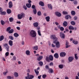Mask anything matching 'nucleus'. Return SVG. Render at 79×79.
Wrapping results in <instances>:
<instances>
[{"mask_svg":"<svg viewBox=\"0 0 79 79\" xmlns=\"http://www.w3.org/2000/svg\"><path fill=\"white\" fill-rule=\"evenodd\" d=\"M30 34L32 37H35L36 36V32L34 30H31L30 33Z\"/></svg>","mask_w":79,"mask_h":79,"instance_id":"nucleus-1","label":"nucleus"},{"mask_svg":"<svg viewBox=\"0 0 79 79\" xmlns=\"http://www.w3.org/2000/svg\"><path fill=\"white\" fill-rule=\"evenodd\" d=\"M25 16V14L23 13H21L20 14H18L17 17L19 19H21Z\"/></svg>","mask_w":79,"mask_h":79,"instance_id":"nucleus-2","label":"nucleus"},{"mask_svg":"<svg viewBox=\"0 0 79 79\" xmlns=\"http://www.w3.org/2000/svg\"><path fill=\"white\" fill-rule=\"evenodd\" d=\"M54 41L53 43L56 44V47L57 48H60V42L59 41Z\"/></svg>","mask_w":79,"mask_h":79,"instance_id":"nucleus-3","label":"nucleus"},{"mask_svg":"<svg viewBox=\"0 0 79 79\" xmlns=\"http://www.w3.org/2000/svg\"><path fill=\"white\" fill-rule=\"evenodd\" d=\"M50 38L51 39H53V40H54V41H57V40H58V38L56 37L55 35H51Z\"/></svg>","mask_w":79,"mask_h":79,"instance_id":"nucleus-4","label":"nucleus"},{"mask_svg":"<svg viewBox=\"0 0 79 79\" xmlns=\"http://www.w3.org/2000/svg\"><path fill=\"white\" fill-rule=\"evenodd\" d=\"M3 46L6 47L7 52H9L10 50H9V46L8 44L5 43L3 44Z\"/></svg>","mask_w":79,"mask_h":79,"instance_id":"nucleus-5","label":"nucleus"},{"mask_svg":"<svg viewBox=\"0 0 79 79\" xmlns=\"http://www.w3.org/2000/svg\"><path fill=\"white\" fill-rule=\"evenodd\" d=\"M34 77V76L32 75H30L29 76H28V77L26 76L25 77V79H32Z\"/></svg>","mask_w":79,"mask_h":79,"instance_id":"nucleus-6","label":"nucleus"},{"mask_svg":"<svg viewBox=\"0 0 79 79\" xmlns=\"http://www.w3.org/2000/svg\"><path fill=\"white\" fill-rule=\"evenodd\" d=\"M66 55V53L64 52H62L60 53V56L61 57H64Z\"/></svg>","mask_w":79,"mask_h":79,"instance_id":"nucleus-7","label":"nucleus"},{"mask_svg":"<svg viewBox=\"0 0 79 79\" xmlns=\"http://www.w3.org/2000/svg\"><path fill=\"white\" fill-rule=\"evenodd\" d=\"M9 8H11L13 7V3L11 1H10L9 2Z\"/></svg>","mask_w":79,"mask_h":79,"instance_id":"nucleus-8","label":"nucleus"},{"mask_svg":"<svg viewBox=\"0 0 79 79\" xmlns=\"http://www.w3.org/2000/svg\"><path fill=\"white\" fill-rule=\"evenodd\" d=\"M55 14L56 16H57L58 17H60V16H61V14L60 13H59L58 12H55Z\"/></svg>","mask_w":79,"mask_h":79,"instance_id":"nucleus-9","label":"nucleus"},{"mask_svg":"<svg viewBox=\"0 0 79 79\" xmlns=\"http://www.w3.org/2000/svg\"><path fill=\"white\" fill-rule=\"evenodd\" d=\"M60 35L61 38H63V39H64V37H65V35L64 34H63V33L62 32H60Z\"/></svg>","mask_w":79,"mask_h":79,"instance_id":"nucleus-10","label":"nucleus"},{"mask_svg":"<svg viewBox=\"0 0 79 79\" xmlns=\"http://www.w3.org/2000/svg\"><path fill=\"white\" fill-rule=\"evenodd\" d=\"M68 60L69 62H71L74 60V57L73 56H70L69 57Z\"/></svg>","mask_w":79,"mask_h":79,"instance_id":"nucleus-11","label":"nucleus"},{"mask_svg":"<svg viewBox=\"0 0 79 79\" xmlns=\"http://www.w3.org/2000/svg\"><path fill=\"white\" fill-rule=\"evenodd\" d=\"M49 59L50 61H53V57L52 55H50L49 57Z\"/></svg>","mask_w":79,"mask_h":79,"instance_id":"nucleus-12","label":"nucleus"},{"mask_svg":"<svg viewBox=\"0 0 79 79\" xmlns=\"http://www.w3.org/2000/svg\"><path fill=\"white\" fill-rule=\"evenodd\" d=\"M54 56L55 58H59V55L58 53H56L54 55Z\"/></svg>","mask_w":79,"mask_h":79,"instance_id":"nucleus-13","label":"nucleus"},{"mask_svg":"<svg viewBox=\"0 0 79 79\" xmlns=\"http://www.w3.org/2000/svg\"><path fill=\"white\" fill-rule=\"evenodd\" d=\"M50 18L49 16H48L45 17V19L47 22H49L50 21Z\"/></svg>","mask_w":79,"mask_h":79,"instance_id":"nucleus-14","label":"nucleus"},{"mask_svg":"<svg viewBox=\"0 0 79 79\" xmlns=\"http://www.w3.org/2000/svg\"><path fill=\"white\" fill-rule=\"evenodd\" d=\"M48 6L49 9H51V10H52V9H53V8L52 7V4H48Z\"/></svg>","mask_w":79,"mask_h":79,"instance_id":"nucleus-15","label":"nucleus"},{"mask_svg":"<svg viewBox=\"0 0 79 79\" xmlns=\"http://www.w3.org/2000/svg\"><path fill=\"white\" fill-rule=\"evenodd\" d=\"M68 25V22L66 21H64V23H63V26H64V27H66Z\"/></svg>","mask_w":79,"mask_h":79,"instance_id":"nucleus-16","label":"nucleus"},{"mask_svg":"<svg viewBox=\"0 0 79 79\" xmlns=\"http://www.w3.org/2000/svg\"><path fill=\"white\" fill-rule=\"evenodd\" d=\"M43 58V56H40L39 57H37V60L38 61H40L41 59Z\"/></svg>","mask_w":79,"mask_h":79,"instance_id":"nucleus-17","label":"nucleus"},{"mask_svg":"<svg viewBox=\"0 0 79 79\" xmlns=\"http://www.w3.org/2000/svg\"><path fill=\"white\" fill-rule=\"evenodd\" d=\"M48 70L49 73H53L54 71L52 69L49 68Z\"/></svg>","mask_w":79,"mask_h":79,"instance_id":"nucleus-18","label":"nucleus"},{"mask_svg":"<svg viewBox=\"0 0 79 79\" xmlns=\"http://www.w3.org/2000/svg\"><path fill=\"white\" fill-rule=\"evenodd\" d=\"M69 30H74V28L72 26H69Z\"/></svg>","mask_w":79,"mask_h":79,"instance_id":"nucleus-19","label":"nucleus"},{"mask_svg":"<svg viewBox=\"0 0 79 79\" xmlns=\"http://www.w3.org/2000/svg\"><path fill=\"white\" fill-rule=\"evenodd\" d=\"M26 6L27 8H29L30 7H31V4L27 3L26 4Z\"/></svg>","mask_w":79,"mask_h":79,"instance_id":"nucleus-20","label":"nucleus"},{"mask_svg":"<svg viewBox=\"0 0 79 79\" xmlns=\"http://www.w3.org/2000/svg\"><path fill=\"white\" fill-rule=\"evenodd\" d=\"M33 26L34 27H38V26H39V23L37 22H35L33 23Z\"/></svg>","mask_w":79,"mask_h":79,"instance_id":"nucleus-21","label":"nucleus"},{"mask_svg":"<svg viewBox=\"0 0 79 79\" xmlns=\"http://www.w3.org/2000/svg\"><path fill=\"white\" fill-rule=\"evenodd\" d=\"M71 13L72 16H74L76 15V12L74 10H72Z\"/></svg>","mask_w":79,"mask_h":79,"instance_id":"nucleus-22","label":"nucleus"},{"mask_svg":"<svg viewBox=\"0 0 79 79\" xmlns=\"http://www.w3.org/2000/svg\"><path fill=\"white\" fill-rule=\"evenodd\" d=\"M35 72L36 75V76H38L39 74V72L37 70L35 69Z\"/></svg>","mask_w":79,"mask_h":79,"instance_id":"nucleus-23","label":"nucleus"},{"mask_svg":"<svg viewBox=\"0 0 79 79\" xmlns=\"http://www.w3.org/2000/svg\"><path fill=\"white\" fill-rule=\"evenodd\" d=\"M4 39V36L3 35H1L0 36V42L2 41Z\"/></svg>","mask_w":79,"mask_h":79,"instance_id":"nucleus-24","label":"nucleus"},{"mask_svg":"<svg viewBox=\"0 0 79 79\" xmlns=\"http://www.w3.org/2000/svg\"><path fill=\"white\" fill-rule=\"evenodd\" d=\"M7 14H11V10L9 9H7Z\"/></svg>","mask_w":79,"mask_h":79,"instance_id":"nucleus-25","label":"nucleus"},{"mask_svg":"<svg viewBox=\"0 0 79 79\" xmlns=\"http://www.w3.org/2000/svg\"><path fill=\"white\" fill-rule=\"evenodd\" d=\"M39 4L40 5H41L42 6H44V3L42 1H40L39 2Z\"/></svg>","mask_w":79,"mask_h":79,"instance_id":"nucleus-26","label":"nucleus"},{"mask_svg":"<svg viewBox=\"0 0 79 79\" xmlns=\"http://www.w3.org/2000/svg\"><path fill=\"white\" fill-rule=\"evenodd\" d=\"M59 68H60V69H63V67H64V65L63 64H60L59 65Z\"/></svg>","mask_w":79,"mask_h":79,"instance_id":"nucleus-27","label":"nucleus"},{"mask_svg":"<svg viewBox=\"0 0 79 79\" xmlns=\"http://www.w3.org/2000/svg\"><path fill=\"white\" fill-rule=\"evenodd\" d=\"M9 44L10 46H12L13 45V41L11 40H10L9 41Z\"/></svg>","mask_w":79,"mask_h":79,"instance_id":"nucleus-28","label":"nucleus"},{"mask_svg":"<svg viewBox=\"0 0 79 79\" xmlns=\"http://www.w3.org/2000/svg\"><path fill=\"white\" fill-rule=\"evenodd\" d=\"M9 21L10 23H12L13 21V20H14V19L13 18V17H10L9 18Z\"/></svg>","mask_w":79,"mask_h":79,"instance_id":"nucleus-29","label":"nucleus"},{"mask_svg":"<svg viewBox=\"0 0 79 79\" xmlns=\"http://www.w3.org/2000/svg\"><path fill=\"white\" fill-rule=\"evenodd\" d=\"M14 76L15 77H18V73L17 72H15L14 73Z\"/></svg>","mask_w":79,"mask_h":79,"instance_id":"nucleus-30","label":"nucleus"},{"mask_svg":"<svg viewBox=\"0 0 79 79\" xmlns=\"http://www.w3.org/2000/svg\"><path fill=\"white\" fill-rule=\"evenodd\" d=\"M14 37H19V34L17 33H15L14 34Z\"/></svg>","mask_w":79,"mask_h":79,"instance_id":"nucleus-31","label":"nucleus"},{"mask_svg":"<svg viewBox=\"0 0 79 79\" xmlns=\"http://www.w3.org/2000/svg\"><path fill=\"white\" fill-rule=\"evenodd\" d=\"M26 54L27 55H30V51L29 50H27L26 51Z\"/></svg>","mask_w":79,"mask_h":79,"instance_id":"nucleus-32","label":"nucleus"},{"mask_svg":"<svg viewBox=\"0 0 79 79\" xmlns=\"http://www.w3.org/2000/svg\"><path fill=\"white\" fill-rule=\"evenodd\" d=\"M62 13L64 15H68V12L66 11H64L62 12Z\"/></svg>","mask_w":79,"mask_h":79,"instance_id":"nucleus-33","label":"nucleus"},{"mask_svg":"<svg viewBox=\"0 0 79 79\" xmlns=\"http://www.w3.org/2000/svg\"><path fill=\"white\" fill-rule=\"evenodd\" d=\"M1 15H6V11H4L1 12Z\"/></svg>","mask_w":79,"mask_h":79,"instance_id":"nucleus-34","label":"nucleus"},{"mask_svg":"<svg viewBox=\"0 0 79 79\" xmlns=\"http://www.w3.org/2000/svg\"><path fill=\"white\" fill-rule=\"evenodd\" d=\"M7 79H14L13 77H11L10 76H7Z\"/></svg>","mask_w":79,"mask_h":79,"instance_id":"nucleus-35","label":"nucleus"},{"mask_svg":"<svg viewBox=\"0 0 79 79\" xmlns=\"http://www.w3.org/2000/svg\"><path fill=\"white\" fill-rule=\"evenodd\" d=\"M33 12L34 15H36V14H37V10H36V9H33Z\"/></svg>","mask_w":79,"mask_h":79,"instance_id":"nucleus-36","label":"nucleus"},{"mask_svg":"<svg viewBox=\"0 0 79 79\" xmlns=\"http://www.w3.org/2000/svg\"><path fill=\"white\" fill-rule=\"evenodd\" d=\"M33 49H34V50H38V46H34V47H33Z\"/></svg>","mask_w":79,"mask_h":79,"instance_id":"nucleus-37","label":"nucleus"},{"mask_svg":"<svg viewBox=\"0 0 79 79\" xmlns=\"http://www.w3.org/2000/svg\"><path fill=\"white\" fill-rule=\"evenodd\" d=\"M14 32V30L13 29H11L10 31H8L9 34H12Z\"/></svg>","mask_w":79,"mask_h":79,"instance_id":"nucleus-38","label":"nucleus"},{"mask_svg":"<svg viewBox=\"0 0 79 79\" xmlns=\"http://www.w3.org/2000/svg\"><path fill=\"white\" fill-rule=\"evenodd\" d=\"M73 44H75V45H77V44H78V41H77L76 40H73Z\"/></svg>","mask_w":79,"mask_h":79,"instance_id":"nucleus-39","label":"nucleus"},{"mask_svg":"<svg viewBox=\"0 0 79 79\" xmlns=\"http://www.w3.org/2000/svg\"><path fill=\"white\" fill-rule=\"evenodd\" d=\"M39 64H40V66H43L44 64L43 63V62L42 61H40L39 62Z\"/></svg>","mask_w":79,"mask_h":79,"instance_id":"nucleus-40","label":"nucleus"},{"mask_svg":"<svg viewBox=\"0 0 79 79\" xmlns=\"http://www.w3.org/2000/svg\"><path fill=\"white\" fill-rule=\"evenodd\" d=\"M9 39L11 40H14V38H13V37L12 36H9Z\"/></svg>","mask_w":79,"mask_h":79,"instance_id":"nucleus-41","label":"nucleus"},{"mask_svg":"<svg viewBox=\"0 0 79 79\" xmlns=\"http://www.w3.org/2000/svg\"><path fill=\"white\" fill-rule=\"evenodd\" d=\"M1 23L2 25H4L5 24V22L3 20H1Z\"/></svg>","mask_w":79,"mask_h":79,"instance_id":"nucleus-42","label":"nucleus"},{"mask_svg":"<svg viewBox=\"0 0 79 79\" xmlns=\"http://www.w3.org/2000/svg\"><path fill=\"white\" fill-rule=\"evenodd\" d=\"M37 15L38 16H41L42 15V13L40 11L37 12Z\"/></svg>","mask_w":79,"mask_h":79,"instance_id":"nucleus-43","label":"nucleus"},{"mask_svg":"<svg viewBox=\"0 0 79 79\" xmlns=\"http://www.w3.org/2000/svg\"><path fill=\"white\" fill-rule=\"evenodd\" d=\"M38 35H40V36H41L42 35H41V33L40 32V30H38Z\"/></svg>","mask_w":79,"mask_h":79,"instance_id":"nucleus-44","label":"nucleus"},{"mask_svg":"<svg viewBox=\"0 0 79 79\" xmlns=\"http://www.w3.org/2000/svg\"><path fill=\"white\" fill-rule=\"evenodd\" d=\"M71 25H73V26H74V25H75V24H76V23H75V22L73 21H72L71 22Z\"/></svg>","mask_w":79,"mask_h":79,"instance_id":"nucleus-45","label":"nucleus"},{"mask_svg":"<svg viewBox=\"0 0 79 79\" xmlns=\"http://www.w3.org/2000/svg\"><path fill=\"white\" fill-rule=\"evenodd\" d=\"M77 54H75V59L76 60H78V57L77 56Z\"/></svg>","mask_w":79,"mask_h":79,"instance_id":"nucleus-46","label":"nucleus"},{"mask_svg":"<svg viewBox=\"0 0 79 79\" xmlns=\"http://www.w3.org/2000/svg\"><path fill=\"white\" fill-rule=\"evenodd\" d=\"M11 29V27H8L6 30V32H8V31H10Z\"/></svg>","mask_w":79,"mask_h":79,"instance_id":"nucleus-47","label":"nucleus"},{"mask_svg":"<svg viewBox=\"0 0 79 79\" xmlns=\"http://www.w3.org/2000/svg\"><path fill=\"white\" fill-rule=\"evenodd\" d=\"M46 61H48V62H49V58L47 56L46 57Z\"/></svg>","mask_w":79,"mask_h":79,"instance_id":"nucleus-48","label":"nucleus"},{"mask_svg":"<svg viewBox=\"0 0 79 79\" xmlns=\"http://www.w3.org/2000/svg\"><path fill=\"white\" fill-rule=\"evenodd\" d=\"M31 8H32V9H33V10H34L35 9H36V7H35V5H32L31 6Z\"/></svg>","mask_w":79,"mask_h":79,"instance_id":"nucleus-49","label":"nucleus"},{"mask_svg":"<svg viewBox=\"0 0 79 79\" xmlns=\"http://www.w3.org/2000/svg\"><path fill=\"white\" fill-rule=\"evenodd\" d=\"M65 18L66 19H69V15H65Z\"/></svg>","mask_w":79,"mask_h":79,"instance_id":"nucleus-50","label":"nucleus"},{"mask_svg":"<svg viewBox=\"0 0 79 79\" xmlns=\"http://www.w3.org/2000/svg\"><path fill=\"white\" fill-rule=\"evenodd\" d=\"M47 77V75L46 74H44L42 76V77L43 79H45Z\"/></svg>","mask_w":79,"mask_h":79,"instance_id":"nucleus-51","label":"nucleus"},{"mask_svg":"<svg viewBox=\"0 0 79 79\" xmlns=\"http://www.w3.org/2000/svg\"><path fill=\"white\" fill-rule=\"evenodd\" d=\"M45 68L46 69H49V67L48 65H46Z\"/></svg>","mask_w":79,"mask_h":79,"instance_id":"nucleus-52","label":"nucleus"},{"mask_svg":"<svg viewBox=\"0 0 79 79\" xmlns=\"http://www.w3.org/2000/svg\"><path fill=\"white\" fill-rule=\"evenodd\" d=\"M73 3L75 5H77V1L76 0H75L73 2Z\"/></svg>","mask_w":79,"mask_h":79,"instance_id":"nucleus-53","label":"nucleus"},{"mask_svg":"<svg viewBox=\"0 0 79 79\" xmlns=\"http://www.w3.org/2000/svg\"><path fill=\"white\" fill-rule=\"evenodd\" d=\"M64 28L63 27H61L60 28V31H64Z\"/></svg>","mask_w":79,"mask_h":79,"instance_id":"nucleus-54","label":"nucleus"},{"mask_svg":"<svg viewBox=\"0 0 79 79\" xmlns=\"http://www.w3.org/2000/svg\"><path fill=\"white\" fill-rule=\"evenodd\" d=\"M73 19L75 21H76V20H77V16L74 17L73 18Z\"/></svg>","mask_w":79,"mask_h":79,"instance_id":"nucleus-55","label":"nucleus"},{"mask_svg":"<svg viewBox=\"0 0 79 79\" xmlns=\"http://www.w3.org/2000/svg\"><path fill=\"white\" fill-rule=\"evenodd\" d=\"M23 8L25 10H26L27 9V8L26 7V6H23Z\"/></svg>","mask_w":79,"mask_h":79,"instance_id":"nucleus-56","label":"nucleus"},{"mask_svg":"<svg viewBox=\"0 0 79 79\" xmlns=\"http://www.w3.org/2000/svg\"><path fill=\"white\" fill-rule=\"evenodd\" d=\"M5 55H6V56H8V55H9V52H6V53Z\"/></svg>","mask_w":79,"mask_h":79,"instance_id":"nucleus-57","label":"nucleus"},{"mask_svg":"<svg viewBox=\"0 0 79 79\" xmlns=\"http://www.w3.org/2000/svg\"><path fill=\"white\" fill-rule=\"evenodd\" d=\"M7 73H8V72H4L3 73V74H4V75H5H5H6V74H7Z\"/></svg>","mask_w":79,"mask_h":79,"instance_id":"nucleus-58","label":"nucleus"},{"mask_svg":"<svg viewBox=\"0 0 79 79\" xmlns=\"http://www.w3.org/2000/svg\"><path fill=\"white\" fill-rule=\"evenodd\" d=\"M49 65L50 66H53V62H51L49 64Z\"/></svg>","mask_w":79,"mask_h":79,"instance_id":"nucleus-59","label":"nucleus"},{"mask_svg":"<svg viewBox=\"0 0 79 79\" xmlns=\"http://www.w3.org/2000/svg\"><path fill=\"white\" fill-rule=\"evenodd\" d=\"M69 44V42L68 41H66V42L65 45H68V44Z\"/></svg>","mask_w":79,"mask_h":79,"instance_id":"nucleus-60","label":"nucleus"},{"mask_svg":"<svg viewBox=\"0 0 79 79\" xmlns=\"http://www.w3.org/2000/svg\"><path fill=\"white\" fill-rule=\"evenodd\" d=\"M3 11V9L2 7H0V12H2Z\"/></svg>","mask_w":79,"mask_h":79,"instance_id":"nucleus-61","label":"nucleus"},{"mask_svg":"<svg viewBox=\"0 0 79 79\" xmlns=\"http://www.w3.org/2000/svg\"><path fill=\"white\" fill-rule=\"evenodd\" d=\"M2 51V46L0 45V52Z\"/></svg>","mask_w":79,"mask_h":79,"instance_id":"nucleus-62","label":"nucleus"},{"mask_svg":"<svg viewBox=\"0 0 79 79\" xmlns=\"http://www.w3.org/2000/svg\"><path fill=\"white\" fill-rule=\"evenodd\" d=\"M42 76V75H40L38 77V79H40L41 78V77Z\"/></svg>","mask_w":79,"mask_h":79,"instance_id":"nucleus-63","label":"nucleus"},{"mask_svg":"<svg viewBox=\"0 0 79 79\" xmlns=\"http://www.w3.org/2000/svg\"><path fill=\"white\" fill-rule=\"evenodd\" d=\"M16 28L17 29H18V30H20V27H17Z\"/></svg>","mask_w":79,"mask_h":79,"instance_id":"nucleus-64","label":"nucleus"}]
</instances>
